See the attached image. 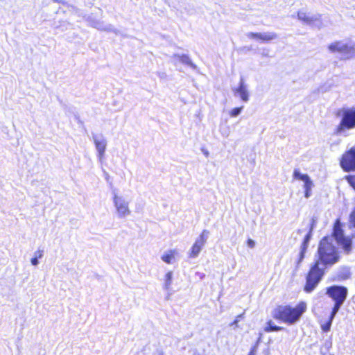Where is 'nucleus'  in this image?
<instances>
[{
  "instance_id": "1",
  "label": "nucleus",
  "mask_w": 355,
  "mask_h": 355,
  "mask_svg": "<svg viewBox=\"0 0 355 355\" xmlns=\"http://www.w3.org/2000/svg\"><path fill=\"white\" fill-rule=\"evenodd\" d=\"M319 263L326 267L338 262L340 255L337 248L334 244L332 237H324L318 248Z\"/></svg>"
},
{
  "instance_id": "2",
  "label": "nucleus",
  "mask_w": 355,
  "mask_h": 355,
  "mask_svg": "<svg viewBox=\"0 0 355 355\" xmlns=\"http://www.w3.org/2000/svg\"><path fill=\"white\" fill-rule=\"evenodd\" d=\"M306 309L305 302L299 303L295 307L290 306H279L273 312V317L276 319L292 324L297 322Z\"/></svg>"
},
{
  "instance_id": "3",
  "label": "nucleus",
  "mask_w": 355,
  "mask_h": 355,
  "mask_svg": "<svg viewBox=\"0 0 355 355\" xmlns=\"http://www.w3.org/2000/svg\"><path fill=\"white\" fill-rule=\"evenodd\" d=\"M326 294L334 302L332 315H336L348 295V289L344 286L333 285L327 288Z\"/></svg>"
},
{
  "instance_id": "4",
  "label": "nucleus",
  "mask_w": 355,
  "mask_h": 355,
  "mask_svg": "<svg viewBox=\"0 0 355 355\" xmlns=\"http://www.w3.org/2000/svg\"><path fill=\"white\" fill-rule=\"evenodd\" d=\"M325 267H320L319 261H316L311 267L306 277L304 291L311 293L318 285L324 275Z\"/></svg>"
},
{
  "instance_id": "5",
  "label": "nucleus",
  "mask_w": 355,
  "mask_h": 355,
  "mask_svg": "<svg viewBox=\"0 0 355 355\" xmlns=\"http://www.w3.org/2000/svg\"><path fill=\"white\" fill-rule=\"evenodd\" d=\"M333 239H334L337 243L342 246L345 253L349 254L352 251V240L349 237L344 236L343 230L341 227V223L339 220H337L334 224L333 230Z\"/></svg>"
},
{
  "instance_id": "6",
  "label": "nucleus",
  "mask_w": 355,
  "mask_h": 355,
  "mask_svg": "<svg viewBox=\"0 0 355 355\" xmlns=\"http://www.w3.org/2000/svg\"><path fill=\"white\" fill-rule=\"evenodd\" d=\"M112 195L116 216L119 218H124L130 216L131 211L129 207V202L123 196L119 195L116 190L112 191Z\"/></svg>"
},
{
  "instance_id": "7",
  "label": "nucleus",
  "mask_w": 355,
  "mask_h": 355,
  "mask_svg": "<svg viewBox=\"0 0 355 355\" xmlns=\"http://www.w3.org/2000/svg\"><path fill=\"white\" fill-rule=\"evenodd\" d=\"M297 19L306 25L320 29L323 26L321 15H309L304 11L297 12Z\"/></svg>"
},
{
  "instance_id": "8",
  "label": "nucleus",
  "mask_w": 355,
  "mask_h": 355,
  "mask_svg": "<svg viewBox=\"0 0 355 355\" xmlns=\"http://www.w3.org/2000/svg\"><path fill=\"white\" fill-rule=\"evenodd\" d=\"M355 128V109H348L343 112V118L337 132H341L345 128Z\"/></svg>"
},
{
  "instance_id": "9",
  "label": "nucleus",
  "mask_w": 355,
  "mask_h": 355,
  "mask_svg": "<svg viewBox=\"0 0 355 355\" xmlns=\"http://www.w3.org/2000/svg\"><path fill=\"white\" fill-rule=\"evenodd\" d=\"M209 234V232L207 230H204L202 232L189 252V257L196 258L199 255L208 239Z\"/></svg>"
},
{
  "instance_id": "10",
  "label": "nucleus",
  "mask_w": 355,
  "mask_h": 355,
  "mask_svg": "<svg viewBox=\"0 0 355 355\" xmlns=\"http://www.w3.org/2000/svg\"><path fill=\"white\" fill-rule=\"evenodd\" d=\"M92 140L94 143L96 151H97V155L100 160V162H102L107 147V139L102 134H92Z\"/></svg>"
},
{
  "instance_id": "11",
  "label": "nucleus",
  "mask_w": 355,
  "mask_h": 355,
  "mask_svg": "<svg viewBox=\"0 0 355 355\" xmlns=\"http://www.w3.org/2000/svg\"><path fill=\"white\" fill-rule=\"evenodd\" d=\"M340 166L345 171L355 170V148H352L345 153L340 160Z\"/></svg>"
},
{
  "instance_id": "12",
  "label": "nucleus",
  "mask_w": 355,
  "mask_h": 355,
  "mask_svg": "<svg viewBox=\"0 0 355 355\" xmlns=\"http://www.w3.org/2000/svg\"><path fill=\"white\" fill-rule=\"evenodd\" d=\"M232 91L235 96H239L243 102L249 101V92L248 85L245 83L244 78L241 76L238 87L232 88Z\"/></svg>"
},
{
  "instance_id": "13",
  "label": "nucleus",
  "mask_w": 355,
  "mask_h": 355,
  "mask_svg": "<svg viewBox=\"0 0 355 355\" xmlns=\"http://www.w3.org/2000/svg\"><path fill=\"white\" fill-rule=\"evenodd\" d=\"M87 21L92 27H94L98 30L107 32H114V33L117 34V31L111 24H106L103 21L94 19L92 16H88Z\"/></svg>"
},
{
  "instance_id": "14",
  "label": "nucleus",
  "mask_w": 355,
  "mask_h": 355,
  "mask_svg": "<svg viewBox=\"0 0 355 355\" xmlns=\"http://www.w3.org/2000/svg\"><path fill=\"white\" fill-rule=\"evenodd\" d=\"M348 49V45L341 41L334 42L328 46V49L331 53H346Z\"/></svg>"
},
{
  "instance_id": "15",
  "label": "nucleus",
  "mask_w": 355,
  "mask_h": 355,
  "mask_svg": "<svg viewBox=\"0 0 355 355\" xmlns=\"http://www.w3.org/2000/svg\"><path fill=\"white\" fill-rule=\"evenodd\" d=\"M173 59H178L180 62H182L184 64L189 66L191 68H192L194 70H196L198 69V67L191 61L189 55L182 54H174L173 55Z\"/></svg>"
},
{
  "instance_id": "16",
  "label": "nucleus",
  "mask_w": 355,
  "mask_h": 355,
  "mask_svg": "<svg viewBox=\"0 0 355 355\" xmlns=\"http://www.w3.org/2000/svg\"><path fill=\"white\" fill-rule=\"evenodd\" d=\"M278 37L277 33L274 32H264L261 33V41L263 42H268Z\"/></svg>"
},
{
  "instance_id": "17",
  "label": "nucleus",
  "mask_w": 355,
  "mask_h": 355,
  "mask_svg": "<svg viewBox=\"0 0 355 355\" xmlns=\"http://www.w3.org/2000/svg\"><path fill=\"white\" fill-rule=\"evenodd\" d=\"M173 272L171 271L168 272L165 275L164 288L169 290L172 284Z\"/></svg>"
},
{
  "instance_id": "18",
  "label": "nucleus",
  "mask_w": 355,
  "mask_h": 355,
  "mask_svg": "<svg viewBox=\"0 0 355 355\" xmlns=\"http://www.w3.org/2000/svg\"><path fill=\"white\" fill-rule=\"evenodd\" d=\"M175 250H169L162 256V260L166 263H171L174 258Z\"/></svg>"
},
{
  "instance_id": "19",
  "label": "nucleus",
  "mask_w": 355,
  "mask_h": 355,
  "mask_svg": "<svg viewBox=\"0 0 355 355\" xmlns=\"http://www.w3.org/2000/svg\"><path fill=\"white\" fill-rule=\"evenodd\" d=\"M283 329L282 327L275 325L272 321H269L265 327V331H278Z\"/></svg>"
},
{
  "instance_id": "20",
  "label": "nucleus",
  "mask_w": 355,
  "mask_h": 355,
  "mask_svg": "<svg viewBox=\"0 0 355 355\" xmlns=\"http://www.w3.org/2000/svg\"><path fill=\"white\" fill-rule=\"evenodd\" d=\"M293 178L296 180H300L304 182L309 176L307 174H302L299 169H295L293 171Z\"/></svg>"
},
{
  "instance_id": "21",
  "label": "nucleus",
  "mask_w": 355,
  "mask_h": 355,
  "mask_svg": "<svg viewBox=\"0 0 355 355\" xmlns=\"http://www.w3.org/2000/svg\"><path fill=\"white\" fill-rule=\"evenodd\" d=\"M335 316L336 315L333 316L332 312H331L330 314L329 320L326 323L321 325V328L323 330V331L328 332L329 331H330L331 326L333 320L335 318Z\"/></svg>"
},
{
  "instance_id": "22",
  "label": "nucleus",
  "mask_w": 355,
  "mask_h": 355,
  "mask_svg": "<svg viewBox=\"0 0 355 355\" xmlns=\"http://www.w3.org/2000/svg\"><path fill=\"white\" fill-rule=\"evenodd\" d=\"M351 275V272H350V270L348 268H344L343 269V271L341 272V273L339 275V277L342 279H349V277Z\"/></svg>"
},
{
  "instance_id": "23",
  "label": "nucleus",
  "mask_w": 355,
  "mask_h": 355,
  "mask_svg": "<svg viewBox=\"0 0 355 355\" xmlns=\"http://www.w3.org/2000/svg\"><path fill=\"white\" fill-rule=\"evenodd\" d=\"M243 110V106L235 107L230 111V115L232 117H236L237 116H239L241 114V112H242Z\"/></svg>"
},
{
  "instance_id": "24",
  "label": "nucleus",
  "mask_w": 355,
  "mask_h": 355,
  "mask_svg": "<svg viewBox=\"0 0 355 355\" xmlns=\"http://www.w3.org/2000/svg\"><path fill=\"white\" fill-rule=\"evenodd\" d=\"M246 36L250 39H254L257 40H261V33H253L249 32L246 34Z\"/></svg>"
},
{
  "instance_id": "25",
  "label": "nucleus",
  "mask_w": 355,
  "mask_h": 355,
  "mask_svg": "<svg viewBox=\"0 0 355 355\" xmlns=\"http://www.w3.org/2000/svg\"><path fill=\"white\" fill-rule=\"evenodd\" d=\"M304 190H311L313 187V183L310 178H308L304 182Z\"/></svg>"
},
{
  "instance_id": "26",
  "label": "nucleus",
  "mask_w": 355,
  "mask_h": 355,
  "mask_svg": "<svg viewBox=\"0 0 355 355\" xmlns=\"http://www.w3.org/2000/svg\"><path fill=\"white\" fill-rule=\"evenodd\" d=\"M318 218L315 216H313L311 219V223L309 224V230L310 232H313V230L316 225Z\"/></svg>"
},
{
  "instance_id": "27",
  "label": "nucleus",
  "mask_w": 355,
  "mask_h": 355,
  "mask_svg": "<svg viewBox=\"0 0 355 355\" xmlns=\"http://www.w3.org/2000/svg\"><path fill=\"white\" fill-rule=\"evenodd\" d=\"M349 223L351 227L355 228V210L350 214Z\"/></svg>"
},
{
  "instance_id": "28",
  "label": "nucleus",
  "mask_w": 355,
  "mask_h": 355,
  "mask_svg": "<svg viewBox=\"0 0 355 355\" xmlns=\"http://www.w3.org/2000/svg\"><path fill=\"white\" fill-rule=\"evenodd\" d=\"M306 251H300L299 257L297 261V267H298L304 259Z\"/></svg>"
},
{
  "instance_id": "29",
  "label": "nucleus",
  "mask_w": 355,
  "mask_h": 355,
  "mask_svg": "<svg viewBox=\"0 0 355 355\" xmlns=\"http://www.w3.org/2000/svg\"><path fill=\"white\" fill-rule=\"evenodd\" d=\"M309 242L303 240L301 246H300V250L301 251H306L307 250L308 246H309Z\"/></svg>"
},
{
  "instance_id": "30",
  "label": "nucleus",
  "mask_w": 355,
  "mask_h": 355,
  "mask_svg": "<svg viewBox=\"0 0 355 355\" xmlns=\"http://www.w3.org/2000/svg\"><path fill=\"white\" fill-rule=\"evenodd\" d=\"M43 253H44V251L42 250L39 249L36 252H35L34 257L37 258V259H41L43 256Z\"/></svg>"
},
{
  "instance_id": "31",
  "label": "nucleus",
  "mask_w": 355,
  "mask_h": 355,
  "mask_svg": "<svg viewBox=\"0 0 355 355\" xmlns=\"http://www.w3.org/2000/svg\"><path fill=\"white\" fill-rule=\"evenodd\" d=\"M347 180L349 184L355 189V175L349 177Z\"/></svg>"
},
{
  "instance_id": "32",
  "label": "nucleus",
  "mask_w": 355,
  "mask_h": 355,
  "mask_svg": "<svg viewBox=\"0 0 355 355\" xmlns=\"http://www.w3.org/2000/svg\"><path fill=\"white\" fill-rule=\"evenodd\" d=\"M248 246L250 248H254L255 246V242L254 240L249 239L247 241Z\"/></svg>"
},
{
  "instance_id": "33",
  "label": "nucleus",
  "mask_w": 355,
  "mask_h": 355,
  "mask_svg": "<svg viewBox=\"0 0 355 355\" xmlns=\"http://www.w3.org/2000/svg\"><path fill=\"white\" fill-rule=\"evenodd\" d=\"M311 236H312V232H310V230H309V232L306 234V235L304 236V241H306L307 242L309 243L311 239Z\"/></svg>"
},
{
  "instance_id": "34",
  "label": "nucleus",
  "mask_w": 355,
  "mask_h": 355,
  "mask_svg": "<svg viewBox=\"0 0 355 355\" xmlns=\"http://www.w3.org/2000/svg\"><path fill=\"white\" fill-rule=\"evenodd\" d=\"M261 355H270V349L268 347L263 349Z\"/></svg>"
},
{
  "instance_id": "35",
  "label": "nucleus",
  "mask_w": 355,
  "mask_h": 355,
  "mask_svg": "<svg viewBox=\"0 0 355 355\" xmlns=\"http://www.w3.org/2000/svg\"><path fill=\"white\" fill-rule=\"evenodd\" d=\"M31 262L33 266H37L39 263L38 259L35 257H33L31 260Z\"/></svg>"
},
{
  "instance_id": "36",
  "label": "nucleus",
  "mask_w": 355,
  "mask_h": 355,
  "mask_svg": "<svg viewBox=\"0 0 355 355\" xmlns=\"http://www.w3.org/2000/svg\"><path fill=\"white\" fill-rule=\"evenodd\" d=\"M256 351H257V346L254 345V347H252L248 355H256Z\"/></svg>"
},
{
  "instance_id": "37",
  "label": "nucleus",
  "mask_w": 355,
  "mask_h": 355,
  "mask_svg": "<svg viewBox=\"0 0 355 355\" xmlns=\"http://www.w3.org/2000/svg\"><path fill=\"white\" fill-rule=\"evenodd\" d=\"M311 195V190H304V196L306 198H309Z\"/></svg>"
},
{
  "instance_id": "38",
  "label": "nucleus",
  "mask_w": 355,
  "mask_h": 355,
  "mask_svg": "<svg viewBox=\"0 0 355 355\" xmlns=\"http://www.w3.org/2000/svg\"><path fill=\"white\" fill-rule=\"evenodd\" d=\"M238 322H239V320L238 319H235L230 324V327H233V326H235L236 327L238 326Z\"/></svg>"
},
{
  "instance_id": "39",
  "label": "nucleus",
  "mask_w": 355,
  "mask_h": 355,
  "mask_svg": "<svg viewBox=\"0 0 355 355\" xmlns=\"http://www.w3.org/2000/svg\"><path fill=\"white\" fill-rule=\"evenodd\" d=\"M153 355H164V353L161 350H157L153 354Z\"/></svg>"
},
{
  "instance_id": "40",
  "label": "nucleus",
  "mask_w": 355,
  "mask_h": 355,
  "mask_svg": "<svg viewBox=\"0 0 355 355\" xmlns=\"http://www.w3.org/2000/svg\"><path fill=\"white\" fill-rule=\"evenodd\" d=\"M202 151L203 153V154L205 155V157H208L209 153V151L206 149H202Z\"/></svg>"
},
{
  "instance_id": "41",
  "label": "nucleus",
  "mask_w": 355,
  "mask_h": 355,
  "mask_svg": "<svg viewBox=\"0 0 355 355\" xmlns=\"http://www.w3.org/2000/svg\"><path fill=\"white\" fill-rule=\"evenodd\" d=\"M223 136L225 137H227L229 136V131H224V132H221Z\"/></svg>"
},
{
  "instance_id": "42",
  "label": "nucleus",
  "mask_w": 355,
  "mask_h": 355,
  "mask_svg": "<svg viewBox=\"0 0 355 355\" xmlns=\"http://www.w3.org/2000/svg\"><path fill=\"white\" fill-rule=\"evenodd\" d=\"M243 313L240 314V315H237V316H236V319H238V320H239H239H240V319H241V318H243Z\"/></svg>"
}]
</instances>
